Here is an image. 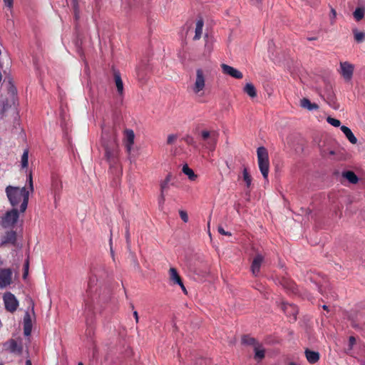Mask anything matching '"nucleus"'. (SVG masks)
Wrapping results in <instances>:
<instances>
[{
    "label": "nucleus",
    "mask_w": 365,
    "mask_h": 365,
    "mask_svg": "<svg viewBox=\"0 0 365 365\" xmlns=\"http://www.w3.org/2000/svg\"><path fill=\"white\" fill-rule=\"evenodd\" d=\"M101 145L106 160L110 164L116 163L118 155V144L116 132L113 128L103 129Z\"/></svg>",
    "instance_id": "nucleus-1"
},
{
    "label": "nucleus",
    "mask_w": 365,
    "mask_h": 365,
    "mask_svg": "<svg viewBox=\"0 0 365 365\" xmlns=\"http://www.w3.org/2000/svg\"><path fill=\"white\" fill-rule=\"evenodd\" d=\"M5 192L11 205L16 208L20 205V212H24L27 208L29 198V191L26 187H19L8 185Z\"/></svg>",
    "instance_id": "nucleus-2"
},
{
    "label": "nucleus",
    "mask_w": 365,
    "mask_h": 365,
    "mask_svg": "<svg viewBox=\"0 0 365 365\" xmlns=\"http://www.w3.org/2000/svg\"><path fill=\"white\" fill-rule=\"evenodd\" d=\"M98 279L96 278V275H91L89 277L88 282V287L86 289V298L84 299L85 303V312H87L88 315L91 314L92 315L93 314V293L96 290L95 289V286L96 285Z\"/></svg>",
    "instance_id": "nucleus-3"
},
{
    "label": "nucleus",
    "mask_w": 365,
    "mask_h": 365,
    "mask_svg": "<svg viewBox=\"0 0 365 365\" xmlns=\"http://www.w3.org/2000/svg\"><path fill=\"white\" fill-rule=\"evenodd\" d=\"M257 155L259 170L264 179L267 180L269 171V160L267 148L263 146L259 147L257 150Z\"/></svg>",
    "instance_id": "nucleus-4"
},
{
    "label": "nucleus",
    "mask_w": 365,
    "mask_h": 365,
    "mask_svg": "<svg viewBox=\"0 0 365 365\" xmlns=\"http://www.w3.org/2000/svg\"><path fill=\"white\" fill-rule=\"evenodd\" d=\"M19 217L16 208H12L1 217L0 225L4 228H14Z\"/></svg>",
    "instance_id": "nucleus-5"
},
{
    "label": "nucleus",
    "mask_w": 365,
    "mask_h": 365,
    "mask_svg": "<svg viewBox=\"0 0 365 365\" xmlns=\"http://www.w3.org/2000/svg\"><path fill=\"white\" fill-rule=\"evenodd\" d=\"M3 301L5 309L7 312L14 313L16 311L19 307V301L14 294L10 292H6L3 295Z\"/></svg>",
    "instance_id": "nucleus-6"
},
{
    "label": "nucleus",
    "mask_w": 365,
    "mask_h": 365,
    "mask_svg": "<svg viewBox=\"0 0 365 365\" xmlns=\"http://www.w3.org/2000/svg\"><path fill=\"white\" fill-rule=\"evenodd\" d=\"M4 348L12 354L21 355L23 351V346L21 341H18L16 339H11L4 344Z\"/></svg>",
    "instance_id": "nucleus-7"
},
{
    "label": "nucleus",
    "mask_w": 365,
    "mask_h": 365,
    "mask_svg": "<svg viewBox=\"0 0 365 365\" xmlns=\"http://www.w3.org/2000/svg\"><path fill=\"white\" fill-rule=\"evenodd\" d=\"M205 87V75L201 68L196 70V78L192 87V91L195 94L202 91Z\"/></svg>",
    "instance_id": "nucleus-8"
},
{
    "label": "nucleus",
    "mask_w": 365,
    "mask_h": 365,
    "mask_svg": "<svg viewBox=\"0 0 365 365\" xmlns=\"http://www.w3.org/2000/svg\"><path fill=\"white\" fill-rule=\"evenodd\" d=\"M12 274L10 268L0 269V289L6 288L12 283Z\"/></svg>",
    "instance_id": "nucleus-9"
},
{
    "label": "nucleus",
    "mask_w": 365,
    "mask_h": 365,
    "mask_svg": "<svg viewBox=\"0 0 365 365\" xmlns=\"http://www.w3.org/2000/svg\"><path fill=\"white\" fill-rule=\"evenodd\" d=\"M354 70L353 64L347 61L340 63V74L345 81H349L352 78Z\"/></svg>",
    "instance_id": "nucleus-10"
},
{
    "label": "nucleus",
    "mask_w": 365,
    "mask_h": 365,
    "mask_svg": "<svg viewBox=\"0 0 365 365\" xmlns=\"http://www.w3.org/2000/svg\"><path fill=\"white\" fill-rule=\"evenodd\" d=\"M282 309L290 321L295 322L298 314V308L296 305L289 303H282Z\"/></svg>",
    "instance_id": "nucleus-11"
},
{
    "label": "nucleus",
    "mask_w": 365,
    "mask_h": 365,
    "mask_svg": "<svg viewBox=\"0 0 365 365\" xmlns=\"http://www.w3.org/2000/svg\"><path fill=\"white\" fill-rule=\"evenodd\" d=\"M16 242V232L14 230H9L1 236L0 247H4L7 244L15 245Z\"/></svg>",
    "instance_id": "nucleus-12"
},
{
    "label": "nucleus",
    "mask_w": 365,
    "mask_h": 365,
    "mask_svg": "<svg viewBox=\"0 0 365 365\" xmlns=\"http://www.w3.org/2000/svg\"><path fill=\"white\" fill-rule=\"evenodd\" d=\"M221 67L225 74L229 75L236 79H242L243 78V74L241 71L229 65L223 63L221 65Z\"/></svg>",
    "instance_id": "nucleus-13"
},
{
    "label": "nucleus",
    "mask_w": 365,
    "mask_h": 365,
    "mask_svg": "<svg viewBox=\"0 0 365 365\" xmlns=\"http://www.w3.org/2000/svg\"><path fill=\"white\" fill-rule=\"evenodd\" d=\"M135 134L133 130L126 129L124 132V143L128 153H130L134 143Z\"/></svg>",
    "instance_id": "nucleus-14"
},
{
    "label": "nucleus",
    "mask_w": 365,
    "mask_h": 365,
    "mask_svg": "<svg viewBox=\"0 0 365 365\" xmlns=\"http://www.w3.org/2000/svg\"><path fill=\"white\" fill-rule=\"evenodd\" d=\"M264 260V257L262 255L257 254L252 263L251 271L254 276H257L260 271L261 264Z\"/></svg>",
    "instance_id": "nucleus-15"
},
{
    "label": "nucleus",
    "mask_w": 365,
    "mask_h": 365,
    "mask_svg": "<svg viewBox=\"0 0 365 365\" xmlns=\"http://www.w3.org/2000/svg\"><path fill=\"white\" fill-rule=\"evenodd\" d=\"M304 354L307 360L310 364H315L319 360L320 354L318 351H314L309 349H306Z\"/></svg>",
    "instance_id": "nucleus-16"
},
{
    "label": "nucleus",
    "mask_w": 365,
    "mask_h": 365,
    "mask_svg": "<svg viewBox=\"0 0 365 365\" xmlns=\"http://www.w3.org/2000/svg\"><path fill=\"white\" fill-rule=\"evenodd\" d=\"M32 323L31 319L28 312H26L24 317V334L25 336H29L31 333Z\"/></svg>",
    "instance_id": "nucleus-17"
},
{
    "label": "nucleus",
    "mask_w": 365,
    "mask_h": 365,
    "mask_svg": "<svg viewBox=\"0 0 365 365\" xmlns=\"http://www.w3.org/2000/svg\"><path fill=\"white\" fill-rule=\"evenodd\" d=\"M280 284L282 285V287L286 289L287 290L294 293L297 290L296 284L295 283L291 280L290 279L282 277Z\"/></svg>",
    "instance_id": "nucleus-18"
},
{
    "label": "nucleus",
    "mask_w": 365,
    "mask_h": 365,
    "mask_svg": "<svg viewBox=\"0 0 365 365\" xmlns=\"http://www.w3.org/2000/svg\"><path fill=\"white\" fill-rule=\"evenodd\" d=\"M219 133L216 130H203L201 131V138L203 140H207L211 138V141L213 142L215 140H217Z\"/></svg>",
    "instance_id": "nucleus-19"
},
{
    "label": "nucleus",
    "mask_w": 365,
    "mask_h": 365,
    "mask_svg": "<svg viewBox=\"0 0 365 365\" xmlns=\"http://www.w3.org/2000/svg\"><path fill=\"white\" fill-rule=\"evenodd\" d=\"M300 106L303 108H306L309 110H318L319 106L315 103H312L308 98H303L300 101Z\"/></svg>",
    "instance_id": "nucleus-20"
},
{
    "label": "nucleus",
    "mask_w": 365,
    "mask_h": 365,
    "mask_svg": "<svg viewBox=\"0 0 365 365\" xmlns=\"http://www.w3.org/2000/svg\"><path fill=\"white\" fill-rule=\"evenodd\" d=\"M341 130L344 133V134L346 135V137L347 138L350 143H351L352 144L356 143L357 139L354 136V133H352L350 128L345 125H342L341 127Z\"/></svg>",
    "instance_id": "nucleus-21"
},
{
    "label": "nucleus",
    "mask_w": 365,
    "mask_h": 365,
    "mask_svg": "<svg viewBox=\"0 0 365 365\" xmlns=\"http://www.w3.org/2000/svg\"><path fill=\"white\" fill-rule=\"evenodd\" d=\"M169 275L170 279L173 282V284H180L182 282V279L178 274L177 269L174 267H170L169 269Z\"/></svg>",
    "instance_id": "nucleus-22"
},
{
    "label": "nucleus",
    "mask_w": 365,
    "mask_h": 365,
    "mask_svg": "<svg viewBox=\"0 0 365 365\" xmlns=\"http://www.w3.org/2000/svg\"><path fill=\"white\" fill-rule=\"evenodd\" d=\"M342 177L346 178L349 182H350L352 184H356L359 181V178L357 175L351 170L344 171L342 173Z\"/></svg>",
    "instance_id": "nucleus-23"
},
{
    "label": "nucleus",
    "mask_w": 365,
    "mask_h": 365,
    "mask_svg": "<svg viewBox=\"0 0 365 365\" xmlns=\"http://www.w3.org/2000/svg\"><path fill=\"white\" fill-rule=\"evenodd\" d=\"M114 80L118 93L122 95L123 93V83L119 72H114Z\"/></svg>",
    "instance_id": "nucleus-24"
},
{
    "label": "nucleus",
    "mask_w": 365,
    "mask_h": 365,
    "mask_svg": "<svg viewBox=\"0 0 365 365\" xmlns=\"http://www.w3.org/2000/svg\"><path fill=\"white\" fill-rule=\"evenodd\" d=\"M204 26V21L202 19H199L196 22V27H195V34L193 38L195 41L199 40L201 38L202 33V28Z\"/></svg>",
    "instance_id": "nucleus-25"
},
{
    "label": "nucleus",
    "mask_w": 365,
    "mask_h": 365,
    "mask_svg": "<svg viewBox=\"0 0 365 365\" xmlns=\"http://www.w3.org/2000/svg\"><path fill=\"white\" fill-rule=\"evenodd\" d=\"M52 187L54 190V198L55 201L59 199V193L62 188L61 182H59L57 179H53L52 182Z\"/></svg>",
    "instance_id": "nucleus-26"
},
{
    "label": "nucleus",
    "mask_w": 365,
    "mask_h": 365,
    "mask_svg": "<svg viewBox=\"0 0 365 365\" xmlns=\"http://www.w3.org/2000/svg\"><path fill=\"white\" fill-rule=\"evenodd\" d=\"M260 346H261L258 344L254 347L255 359L258 361H261L265 356V350L264 349H261Z\"/></svg>",
    "instance_id": "nucleus-27"
},
{
    "label": "nucleus",
    "mask_w": 365,
    "mask_h": 365,
    "mask_svg": "<svg viewBox=\"0 0 365 365\" xmlns=\"http://www.w3.org/2000/svg\"><path fill=\"white\" fill-rule=\"evenodd\" d=\"M244 91L251 98L257 96L256 89L252 83H247L244 88Z\"/></svg>",
    "instance_id": "nucleus-28"
},
{
    "label": "nucleus",
    "mask_w": 365,
    "mask_h": 365,
    "mask_svg": "<svg viewBox=\"0 0 365 365\" xmlns=\"http://www.w3.org/2000/svg\"><path fill=\"white\" fill-rule=\"evenodd\" d=\"M184 174L188 176V178L194 181L197 178V175L195 174L194 171L188 167L187 164L184 165L182 169Z\"/></svg>",
    "instance_id": "nucleus-29"
},
{
    "label": "nucleus",
    "mask_w": 365,
    "mask_h": 365,
    "mask_svg": "<svg viewBox=\"0 0 365 365\" xmlns=\"http://www.w3.org/2000/svg\"><path fill=\"white\" fill-rule=\"evenodd\" d=\"M242 343L247 345H252L254 347L259 344L255 338L248 335H244L242 337Z\"/></svg>",
    "instance_id": "nucleus-30"
},
{
    "label": "nucleus",
    "mask_w": 365,
    "mask_h": 365,
    "mask_svg": "<svg viewBox=\"0 0 365 365\" xmlns=\"http://www.w3.org/2000/svg\"><path fill=\"white\" fill-rule=\"evenodd\" d=\"M242 178L243 180L246 183V186L247 188H250L252 184V177L250 174L248 172V170L247 168H244L242 171Z\"/></svg>",
    "instance_id": "nucleus-31"
},
{
    "label": "nucleus",
    "mask_w": 365,
    "mask_h": 365,
    "mask_svg": "<svg viewBox=\"0 0 365 365\" xmlns=\"http://www.w3.org/2000/svg\"><path fill=\"white\" fill-rule=\"evenodd\" d=\"M364 14H365V9L362 7H358L354 11L353 15H354V19L357 21H359L364 18Z\"/></svg>",
    "instance_id": "nucleus-32"
},
{
    "label": "nucleus",
    "mask_w": 365,
    "mask_h": 365,
    "mask_svg": "<svg viewBox=\"0 0 365 365\" xmlns=\"http://www.w3.org/2000/svg\"><path fill=\"white\" fill-rule=\"evenodd\" d=\"M354 39L356 42L361 43L363 42L365 40V32L364 31H359L357 29L353 30Z\"/></svg>",
    "instance_id": "nucleus-33"
},
{
    "label": "nucleus",
    "mask_w": 365,
    "mask_h": 365,
    "mask_svg": "<svg viewBox=\"0 0 365 365\" xmlns=\"http://www.w3.org/2000/svg\"><path fill=\"white\" fill-rule=\"evenodd\" d=\"M172 178L171 174H168L165 180L160 183V191L165 192L168 189V184Z\"/></svg>",
    "instance_id": "nucleus-34"
},
{
    "label": "nucleus",
    "mask_w": 365,
    "mask_h": 365,
    "mask_svg": "<svg viewBox=\"0 0 365 365\" xmlns=\"http://www.w3.org/2000/svg\"><path fill=\"white\" fill-rule=\"evenodd\" d=\"M29 150H25L24 151V153L21 156V165H22V168H26L28 166V164H29Z\"/></svg>",
    "instance_id": "nucleus-35"
},
{
    "label": "nucleus",
    "mask_w": 365,
    "mask_h": 365,
    "mask_svg": "<svg viewBox=\"0 0 365 365\" xmlns=\"http://www.w3.org/2000/svg\"><path fill=\"white\" fill-rule=\"evenodd\" d=\"M206 141V148L210 150H213L216 146L217 140H215L213 142L211 141V138H208Z\"/></svg>",
    "instance_id": "nucleus-36"
},
{
    "label": "nucleus",
    "mask_w": 365,
    "mask_h": 365,
    "mask_svg": "<svg viewBox=\"0 0 365 365\" xmlns=\"http://www.w3.org/2000/svg\"><path fill=\"white\" fill-rule=\"evenodd\" d=\"M327 121L331 124V125L334 126V127H339L341 124V122L340 120H339L338 119H336V118H331L330 116H329L327 118Z\"/></svg>",
    "instance_id": "nucleus-37"
},
{
    "label": "nucleus",
    "mask_w": 365,
    "mask_h": 365,
    "mask_svg": "<svg viewBox=\"0 0 365 365\" xmlns=\"http://www.w3.org/2000/svg\"><path fill=\"white\" fill-rule=\"evenodd\" d=\"M164 192H165L160 191V195L158 198V204H159V207L160 209H163V205H164V202L165 200Z\"/></svg>",
    "instance_id": "nucleus-38"
},
{
    "label": "nucleus",
    "mask_w": 365,
    "mask_h": 365,
    "mask_svg": "<svg viewBox=\"0 0 365 365\" xmlns=\"http://www.w3.org/2000/svg\"><path fill=\"white\" fill-rule=\"evenodd\" d=\"M179 214H180V218L182 219V220L183 222H187L188 221V215H187V212H185L184 210H180Z\"/></svg>",
    "instance_id": "nucleus-39"
},
{
    "label": "nucleus",
    "mask_w": 365,
    "mask_h": 365,
    "mask_svg": "<svg viewBox=\"0 0 365 365\" xmlns=\"http://www.w3.org/2000/svg\"><path fill=\"white\" fill-rule=\"evenodd\" d=\"M177 138H178V136L176 135H174V134L169 135L168 136L167 143L168 145L173 144L177 140Z\"/></svg>",
    "instance_id": "nucleus-40"
},
{
    "label": "nucleus",
    "mask_w": 365,
    "mask_h": 365,
    "mask_svg": "<svg viewBox=\"0 0 365 365\" xmlns=\"http://www.w3.org/2000/svg\"><path fill=\"white\" fill-rule=\"evenodd\" d=\"M217 231L220 234H221L222 235H226V236L232 235L231 232L225 231L222 226H218Z\"/></svg>",
    "instance_id": "nucleus-41"
},
{
    "label": "nucleus",
    "mask_w": 365,
    "mask_h": 365,
    "mask_svg": "<svg viewBox=\"0 0 365 365\" xmlns=\"http://www.w3.org/2000/svg\"><path fill=\"white\" fill-rule=\"evenodd\" d=\"M336 16V11L334 9L331 8V12H330V19H331V24H334Z\"/></svg>",
    "instance_id": "nucleus-42"
},
{
    "label": "nucleus",
    "mask_w": 365,
    "mask_h": 365,
    "mask_svg": "<svg viewBox=\"0 0 365 365\" xmlns=\"http://www.w3.org/2000/svg\"><path fill=\"white\" fill-rule=\"evenodd\" d=\"M29 189L31 192H33L34 191V185H33V180H32L31 174H29Z\"/></svg>",
    "instance_id": "nucleus-43"
},
{
    "label": "nucleus",
    "mask_w": 365,
    "mask_h": 365,
    "mask_svg": "<svg viewBox=\"0 0 365 365\" xmlns=\"http://www.w3.org/2000/svg\"><path fill=\"white\" fill-rule=\"evenodd\" d=\"M185 140L188 145H193L194 143V139L190 136H187Z\"/></svg>",
    "instance_id": "nucleus-44"
},
{
    "label": "nucleus",
    "mask_w": 365,
    "mask_h": 365,
    "mask_svg": "<svg viewBox=\"0 0 365 365\" xmlns=\"http://www.w3.org/2000/svg\"><path fill=\"white\" fill-rule=\"evenodd\" d=\"M5 5L9 8L13 6L14 0H4Z\"/></svg>",
    "instance_id": "nucleus-45"
},
{
    "label": "nucleus",
    "mask_w": 365,
    "mask_h": 365,
    "mask_svg": "<svg viewBox=\"0 0 365 365\" xmlns=\"http://www.w3.org/2000/svg\"><path fill=\"white\" fill-rule=\"evenodd\" d=\"M349 345L351 347H352L354 346V344H355L356 343V339L354 336H350L349 339Z\"/></svg>",
    "instance_id": "nucleus-46"
},
{
    "label": "nucleus",
    "mask_w": 365,
    "mask_h": 365,
    "mask_svg": "<svg viewBox=\"0 0 365 365\" xmlns=\"http://www.w3.org/2000/svg\"><path fill=\"white\" fill-rule=\"evenodd\" d=\"M207 359H200L197 361V364H199V365H206L207 364Z\"/></svg>",
    "instance_id": "nucleus-47"
},
{
    "label": "nucleus",
    "mask_w": 365,
    "mask_h": 365,
    "mask_svg": "<svg viewBox=\"0 0 365 365\" xmlns=\"http://www.w3.org/2000/svg\"><path fill=\"white\" fill-rule=\"evenodd\" d=\"M178 285H180V287H181V289H182V292H183L185 294H187V290H186L185 287V286H184V284H183L182 281L181 282V283H180V284H178Z\"/></svg>",
    "instance_id": "nucleus-48"
},
{
    "label": "nucleus",
    "mask_w": 365,
    "mask_h": 365,
    "mask_svg": "<svg viewBox=\"0 0 365 365\" xmlns=\"http://www.w3.org/2000/svg\"><path fill=\"white\" fill-rule=\"evenodd\" d=\"M133 316H134V317H135V319L136 323H138V322L139 317H138V312H137V311H134V312H133Z\"/></svg>",
    "instance_id": "nucleus-49"
},
{
    "label": "nucleus",
    "mask_w": 365,
    "mask_h": 365,
    "mask_svg": "<svg viewBox=\"0 0 365 365\" xmlns=\"http://www.w3.org/2000/svg\"><path fill=\"white\" fill-rule=\"evenodd\" d=\"M28 267H29V262H27L26 264H25V272L24 273V277L25 278L26 276L27 275V269H28Z\"/></svg>",
    "instance_id": "nucleus-50"
},
{
    "label": "nucleus",
    "mask_w": 365,
    "mask_h": 365,
    "mask_svg": "<svg viewBox=\"0 0 365 365\" xmlns=\"http://www.w3.org/2000/svg\"><path fill=\"white\" fill-rule=\"evenodd\" d=\"M125 237H126L127 241H128V240H129V238H130V233H129L128 230H126V232H125Z\"/></svg>",
    "instance_id": "nucleus-51"
},
{
    "label": "nucleus",
    "mask_w": 365,
    "mask_h": 365,
    "mask_svg": "<svg viewBox=\"0 0 365 365\" xmlns=\"http://www.w3.org/2000/svg\"><path fill=\"white\" fill-rule=\"evenodd\" d=\"M307 40H308V41H315V40H317V37H316V36H314V37H307Z\"/></svg>",
    "instance_id": "nucleus-52"
},
{
    "label": "nucleus",
    "mask_w": 365,
    "mask_h": 365,
    "mask_svg": "<svg viewBox=\"0 0 365 365\" xmlns=\"http://www.w3.org/2000/svg\"><path fill=\"white\" fill-rule=\"evenodd\" d=\"M26 365H32L31 360H29V359L26 360Z\"/></svg>",
    "instance_id": "nucleus-53"
},
{
    "label": "nucleus",
    "mask_w": 365,
    "mask_h": 365,
    "mask_svg": "<svg viewBox=\"0 0 365 365\" xmlns=\"http://www.w3.org/2000/svg\"><path fill=\"white\" fill-rule=\"evenodd\" d=\"M322 308L324 309V310H328V307L327 305H323L322 306Z\"/></svg>",
    "instance_id": "nucleus-54"
},
{
    "label": "nucleus",
    "mask_w": 365,
    "mask_h": 365,
    "mask_svg": "<svg viewBox=\"0 0 365 365\" xmlns=\"http://www.w3.org/2000/svg\"><path fill=\"white\" fill-rule=\"evenodd\" d=\"M1 79H2V75H1V73H0V82L1 81Z\"/></svg>",
    "instance_id": "nucleus-55"
},
{
    "label": "nucleus",
    "mask_w": 365,
    "mask_h": 365,
    "mask_svg": "<svg viewBox=\"0 0 365 365\" xmlns=\"http://www.w3.org/2000/svg\"><path fill=\"white\" fill-rule=\"evenodd\" d=\"M256 2H257V4H259V3L261 2V0H256Z\"/></svg>",
    "instance_id": "nucleus-56"
},
{
    "label": "nucleus",
    "mask_w": 365,
    "mask_h": 365,
    "mask_svg": "<svg viewBox=\"0 0 365 365\" xmlns=\"http://www.w3.org/2000/svg\"><path fill=\"white\" fill-rule=\"evenodd\" d=\"M78 365H83L82 362H78Z\"/></svg>",
    "instance_id": "nucleus-57"
},
{
    "label": "nucleus",
    "mask_w": 365,
    "mask_h": 365,
    "mask_svg": "<svg viewBox=\"0 0 365 365\" xmlns=\"http://www.w3.org/2000/svg\"><path fill=\"white\" fill-rule=\"evenodd\" d=\"M330 154L334 155V151H331V152H330Z\"/></svg>",
    "instance_id": "nucleus-58"
},
{
    "label": "nucleus",
    "mask_w": 365,
    "mask_h": 365,
    "mask_svg": "<svg viewBox=\"0 0 365 365\" xmlns=\"http://www.w3.org/2000/svg\"><path fill=\"white\" fill-rule=\"evenodd\" d=\"M0 365H4V364L1 363Z\"/></svg>",
    "instance_id": "nucleus-59"
}]
</instances>
